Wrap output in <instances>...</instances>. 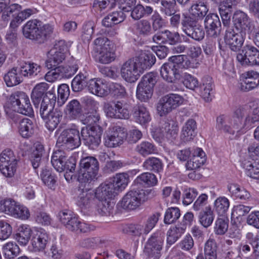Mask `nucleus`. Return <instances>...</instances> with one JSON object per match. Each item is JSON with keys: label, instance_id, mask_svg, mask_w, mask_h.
Wrapping results in <instances>:
<instances>
[{"label": "nucleus", "instance_id": "1", "mask_svg": "<svg viewBox=\"0 0 259 259\" xmlns=\"http://www.w3.org/2000/svg\"><path fill=\"white\" fill-rule=\"evenodd\" d=\"M54 27L49 24L42 25V22L36 19L28 21L23 27L24 36L38 44L44 43L51 35Z\"/></svg>", "mask_w": 259, "mask_h": 259}, {"label": "nucleus", "instance_id": "2", "mask_svg": "<svg viewBox=\"0 0 259 259\" xmlns=\"http://www.w3.org/2000/svg\"><path fill=\"white\" fill-rule=\"evenodd\" d=\"M94 50L97 53L96 60L104 64H109L116 58L115 47L107 37L100 36L94 41Z\"/></svg>", "mask_w": 259, "mask_h": 259}, {"label": "nucleus", "instance_id": "3", "mask_svg": "<svg viewBox=\"0 0 259 259\" xmlns=\"http://www.w3.org/2000/svg\"><path fill=\"white\" fill-rule=\"evenodd\" d=\"M241 111L237 107L231 117L222 115L217 118V128L221 131L231 135H234L244 128L243 121L240 117Z\"/></svg>", "mask_w": 259, "mask_h": 259}, {"label": "nucleus", "instance_id": "4", "mask_svg": "<svg viewBox=\"0 0 259 259\" xmlns=\"http://www.w3.org/2000/svg\"><path fill=\"white\" fill-rule=\"evenodd\" d=\"M3 12L2 18L4 21H8L11 19L10 27L16 28L25 19L35 13L34 9H27L22 10V7L19 4H13L7 7Z\"/></svg>", "mask_w": 259, "mask_h": 259}, {"label": "nucleus", "instance_id": "5", "mask_svg": "<svg viewBox=\"0 0 259 259\" xmlns=\"http://www.w3.org/2000/svg\"><path fill=\"white\" fill-rule=\"evenodd\" d=\"M99 169V162L95 157L87 156L81 158L79 162L78 180L85 183L97 179Z\"/></svg>", "mask_w": 259, "mask_h": 259}, {"label": "nucleus", "instance_id": "6", "mask_svg": "<svg viewBox=\"0 0 259 259\" xmlns=\"http://www.w3.org/2000/svg\"><path fill=\"white\" fill-rule=\"evenodd\" d=\"M10 108L15 112L27 116L33 114V110L28 96L23 92H16L9 97Z\"/></svg>", "mask_w": 259, "mask_h": 259}, {"label": "nucleus", "instance_id": "7", "mask_svg": "<svg viewBox=\"0 0 259 259\" xmlns=\"http://www.w3.org/2000/svg\"><path fill=\"white\" fill-rule=\"evenodd\" d=\"M81 144L79 131L75 128L64 130L58 136L57 145L59 147L68 150H73Z\"/></svg>", "mask_w": 259, "mask_h": 259}, {"label": "nucleus", "instance_id": "8", "mask_svg": "<svg viewBox=\"0 0 259 259\" xmlns=\"http://www.w3.org/2000/svg\"><path fill=\"white\" fill-rule=\"evenodd\" d=\"M149 192L143 189L132 190L124 196L121 206L124 209L134 210L148 199Z\"/></svg>", "mask_w": 259, "mask_h": 259}, {"label": "nucleus", "instance_id": "9", "mask_svg": "<svg viewBox=\"0 0 259 259\" xmlns=\"http://www.w3.org/2000/svg\"><path fill=\"white\" fill-rule=\"evenodd\" d=\"M102 132L99 126H86L81 130L83 142L89 149L95 150L101 143Z\"/></svg>", "mask_w": 259, "mask_h": 259}, {"label": "nucleus", "instance_id": "10", "mask_svg": "<svg viewBox=\"0 0 259 259\" xmlns=\"http://www.w3.org/2000/svg\"><path fill=\"white\" fill-rule=\"evenodd\" d=\"M127 138L125 128L119 125H114L106 132L105 137V145L107 147L113 148L122 145Z\"/></svg>", "mask_w": 259, "mask_h": 259}, {"label": "nucleus", "instance_id": "11", "mask_svg": "<svg viewBox=\"0 0 259 259\" xmlns=\"http://www.w3.org/2000/svg\"><path fill=\"white\" fill-rule=\"evenodd\" d=\"M17 161L13 152L5 150L0 155V171L6 177H12L16 169Z\"/></svg>", "mask_w": 259, "mask_h": 259}, {"label": "nucleus", "instance_id": "12", "mask_svg": "<svg viewBox=\"0 0 259 259\" xmlns=\"http://www.w3.org/2000/svg\"><path fill=\"white\" fill-rule=\"evenodd\" d=\"M236 58L242 65H259V50L251 45L244 46Z\"/></svg>", "mask_w": 259, "mask_h": 259}, {"label": "nucleus", "instance_id": "13", "mask_svg": "<svg viewBox=\"0 0 259 259\" xmlns=\"http://www.w3.org/2000/svg\"><path fill=\"white\" fill-rule=\"evenodd\" d=\"M78 69V66L77 64L57 66L46 74L45 79L49 82H53L57 79L69 78L76 72Z\"/></svg>", "mask_w": 259, "mask_h": 259}, {"label": "nucleus", "instance_id": "14", "mask_svg": "<svg viewBox=\"0 0 259 259\" xmlns=\"http://www.w3.org/2000/svg\"><path fill=\"white\" fill-rule=\"evenodd\" d=\"M216 4H219V11L223 25L228 26L233 11L238 4L237 0H211Z\"/></svg>", "mask_w": 259, "mask_h": 259}, {"label": "nucleus", "instance_id": "15", "mask_svg": "<svg viewBox=\"0 0 259 259\" xmlns=\"http://www.w3.org/2000/svg\"><path fill=\"white\" fill-rule=\"evenodd\" d=\"M142 73L135 58L128 59L122 65L121 74L122 78L127 82H135Z\"/></svg>", "mask_w": 259, "mask_h": 259}, {"label": "nucleus", "instance_id": "16", "mask_svg": "<svg viewBox=\"0 0 259 259\" xmlns=\"http://www.w3.org/2000/svg\"><path fill=\"white\" fill-rule=\"evenodd\" d=\"M104 110L107 116L118 118L128 119L130 113L126 106L120 101L114 102L111 103H105Z\"/></svg>", "mask_w": 259, "mask_h": 259}, {"label": "nucleus", "instance_id": "17", "mask_svg": "<svg viewBox=\"0 0 259 259\" xmlns=\"http://www.w3.org/2000/svg\"><path fill=\"white\" fill-rule=\"evenodd\" d=\"M204 25L207 36L216 38L220 35L222 25L220 18L216 14L209 13L207 15L204 19Z\"/></svg>", "mask_w": 259, "mask_h": 259}, {"label": "nucleus", "instance_id": "18", "mask_svg": "<svg viewBox=\"0 0 259 259\" xmlns=\"http://www.w3.org/2000/svg\"><path fill=\"white\" fill-rule=\"evenodd\" d=\"M49 240V235L45 230L42 229H34L32 230L30 239L32 250L36 252L44 250Z\"/></svg>", "mask_w": 259, "mask_h": 259}, {"label": "nucleus", "instance_id": "19", "mask_svg": "<svg viewBox=\"0 0 259 259\" xmlns=\"http://www.w3.org/2000/svg\"><path fill=\"white\" fill-rule=\"evenodd\" d=\"M163 239L159 232L154 233L148 239L145 247V252L148 256L157 257L162 248Z\"/></svg>", "mask_w": 259, "mask_h": 259}, {"label": "nucleus", "instance_id": "20", "mask_svg": "<svg viewBox=\"0 0 259 259\" xmlns=\"http://www.w3.org/2000/svg\"><path fill=\"white\" fill-rule=\"evenodd\" d=\"M224 39L226 44L232 51L234 52H237L240 50L244 41L241 34L236 33L232 29H229L226 31Z\"/></svg>", "mask_w": 259, "mask_h": 259}, {"label": "nucleus", "instance_id": "21", "mask_svg": "<svg viewBox=\"0 0 259 259\" xmlns=\"http://www.w3.org/2000/svg\"><path fill=\"white\" fill-rule=\"evenodd\" d=\"M238 108L241 113L240 117L244 128H249L254 123L259 121V107L254 109L252 112L246 106H240Z\"/></svg>", "mask_w": 259, "mask_h": 259}, {"label": "nucleus", "instance_id": "22", "mask_svg": "<svg viewBox=\"0 0 259 259\" xmlns=\"http://www.w3.org/2000/svg\"><path fill=\"white\" fill-rule=\"evenodd\" d=\"M118 193L114 185L108 181L100 185L96 190L95 195L100 201L109 200L114 198Z\"/></svg>", "mask_w": 259, "mask_h": 259}, {"label": "nucleus", "instance_id": "23", "mask_svg": "<svg viewBox=\"0 0 259 259\" xmlns=\"http://www.w3.org/2000/svg\"><path fill=\"white\" fill-rule=\"evenodd\" d=\"M56 101L55 90L52 89L47 92L42 98L40 105L39 113L42 118L51 113L53 110L56 109L54 108Z\"/></svg>", "mask_w": 259, "mask_h": 259}, {"label": "nucleus", "instance_id": "24", "mask_svg": "<svg viewBox=\"0 0 259 259\" xmlns=\"http://www.w3.org/2000/svg\"><path fill=\"white\" fill-rule=\"evenodd\" d=\"M205 153L201 148L197 147L194 148L192 155L186 163V168L189 170H193L199 168L205 162Z\"/></svg>", "mask_w": 259, "mask_h": 259}, {"label": "nucleus", "instance_id": "25", "mask_svg": "<svg viewBox=\"0 0 259 259\" xmlns=\"http://www.w3.org/2000/svg\"><path fill=\"white\" fill-rule=\"evenodd\" d=\"M78 191L80 193L78 196L77 205L82 211L91 207L96 197L94 191L89 189L79 190Z\"/></svg>", "mask_w": 259, "mask_h": 259}, {"label": "nucleus", "instance_id": "26", "mask_svg": "<svg viewBox=\"0 0 259 259\" xmlns=\"http://www.w3.org/2000/svg\"><path fill=\"white\" fill-rule=\"evenodd\" d=\"M162 77L168 82H174L180 77L179 69L174 63L167 62L161 67Z\"/></svg>", "mask_w": 259, "mask_h": 259}, {"label": "nucleus", "instance_id": "27", "mask_svg": "<svg viewBox=\"0 0 259 259\" xmlns=\"http://www.w3.org/2000/svg\"><path fill=\"white\" fill-rule=\"evenodd\" d=\"M69 230L76 233H88L95 230L94 226L81 222L79 219L73 216L68 224L65 226Z\"/></svg>", "mask_w": 259, "mask_h": 259}, {"label": "nucleus", "instance_id": "28", "mask_svg": "<svg viewBox=\"0 0 259 259\" xmlns=\"http://www.w3.org/2000/svg\"><path fill=\"white\" fill-rule=\"evenodd\" d=\"M69 230L76 233H88L95 230L94 226L81 222L79 219L73 216L68 224L65 226Z\"/></svg>", "mask_w": 259, "mask_h": 259}, {"label": "nucleus", "instance_id": "29", "mask_svg": "<svg viewBox=\"0 0 259 259\" xmlns=\"http://www.w3.org/2000/svg\"><path fill=\"white\" fill-rule=\"evenodd\" d=\"M90 78L89 73L85 70L80 72L73 79L71 88L74 92L82 91L86 87L88 88Z\"/></svg>", "mask_w": 259, "mask_h": 259}, {"label": "nucleus", "instance_id": "30", "mask_svg": "<svg viewBox=\"0 0 259 259\" xmlns=\"http://www.w3.org/2000/svg\"><path fill=\"white\" fill-rule=\"evenodd\" d=\"M88 90L99 97L106 96L108 94L107 85L100 79L92 78L88 85Z\"/></svg>", "mask_w": 259, "mask_h": 259}, {"label": "nucleus", "instance_id": "31", "mask_svg": "<svg viewBox=\"0 0 259 259\" xmlns=\"http://www.w3.org/2000/svg\"><path fill=\"white\" fill-rule=\"evenodd\" d=\"M196 135V122L193 119H189L183 125L181 138L184 142H188L193 140Z\"/></svg>", "mask_w": 259, "mask_h": 259}, {"label": "nucleus", "instance_id": "32", "mask_svg": "<svg viewBox=\"0 0 259 259\" xmlns=\"http://www.w3.org/2000/svg\"><path fill=\"white\" fill-rule=\"evenodd\" d=\"M259 85V73L254 71L246 72V76L241 83V89L244 92L251 90Z\"/></svg>", "mask_w": 259, "mask_h": 259}, {"label": "nucleus", "instance_id": "33", "mask_svg": "<svg viewBox=\"0 0 259 259\" xmlns=\"http://www.w3.org/2000/svg\"><path fill=\"white\" fill-rule=\"evenodd\" d=\"M134 58L142 73L145 70L150 68L156 61L155 55L151 53H143Z\"/></svg>", "mask_w": 259, "mask_h": 259}, {"label": "nucleus", "instance_id": "34", "mask_svg": "<svg viewBox=\"0 0 259 259\" xmlns=\"http://www.w3.org/2000/svg\"><path fill=\"white\" fill-rule=\"evenodd\" d=\"M132 113L136 121L141 124H145L151 120L147 109L142 105H136L133 108Z\"/></svg>", "mask_w": 259, "mask_h": 259}, {"label": "nucleus", "instance_id": "35", "mask_svg": "<svg viewBox=\"0 0 259 259\" xmlns=\"http://www.w3.org/2000/svg\"><path fill=\"white\" fill-rule=\"evenodd\" d=\"M62 118V112L57 108L53 110L51 113L45 116L42 119L46 126L50 131H54L58 126Z\"/></svg>", "mask_w": 259, "mask_h": 259}, {"label": "nucleus", "instance_id": "36", "mask_svg": "<svg viewBox=\"0 0 259 259\" xmlns=\"http://www.w3.org/2000/svg\"><path fill=\"white\" fill-rule=\"evenodd\" d=\"M134 183L135 186L139 187L146 188L156 185L157 179L153 174L146 172L138 176Z\"/></svg>", "mask_w": 259, "mask_h": 259}, {"label": "nucleus", "instance_id": "37", "mask_svg": "<svg viewBox=\"0 0 259 259\" xmlns=\"http://www.w3.org/2000/svg\"><path fill=\"white\" fill-rule=\"evenodd\" d=\"M35 124L33 120L28 118L22 119L19 124V133L24 138L31 137L34 134Z\"/></svg>", "mask_w": 259, "mask_h": 259}, {"label": "nucleus", "instance_id": "38", "mask_svg": "<svg viewBox=\"0 0 259 259\" xmlns=\"http://www.w3.org/2000/svg\"><path fill=\"white\" fill-rule=\"evenodd\" d=\"M125 15L122 11L113 12L109 14L102 20V25L106 27H111L115 24L123 22Z\"/></svg>", "mask_w": 259, "mask_h": 259}, {"label": "nucleus", "instance_id": "39", "mask_svg": "<svg viewBox=\"0 0 259 259\" xmlns=\"http://www.w3.org/2000/svg\"><path fill=\"white\" fill-rule=\"evenodd\" d=\"M66 57V55L64 53L58 52L55 51V50L51 49L48 52V59L46 62V66L48 69L52 70L62 63Z\"/></svg>", "mask_w": 259, "mask_h": 259}, {"label": "nucleus", "instance_id": "40", "mask_svg": "<svg viewBox=\"0 0 259 259\" xmlns=\"http://www.w3.org/2000/svg\"><path fill=\"white\" fill-rule=\"evenodd\" d=\"M213 87V84L210 78H203L202 83L198 86L201 96L206 102L212 100Z\"/></svg>", "mask_w": 259, "mask_h": 259}, {"label": "nucleus", "instance_id": "41", "mask_svg": "<svg viewBox=\"0 0 259 259\" xmlns=\"http://www.w3.org/2000/svg\"><path fill=\"white\" fill-rule=\"evenodd\" d=\"M20 69L21 74L32 77L37 76L40 72L41 67L36 63L28 62L23 63Z\"/></svg>", "mask_w": 259, "mask_h": 259}, {"label": "nucleus", "instance_id": "42", "mask_svg": "<svg viewBox=\"0 0 259 259\" xmlns=\"http://www.w3.org/2000/svg\"><path fill=\"white\" fill-rule=\"evenodd\" d=\"M234 25L238 29L246 30L250 24V19L247 14L241 11H237L233 15Z\"/></svg>", "mask_w": 259, "mask_h": 259}, {"label": "nucleus", "instance_id": "43", "mask_svg": "<svg viewBox=\"0 0 259 259\" xmlns=\"http://www.w3.org/2000/svg\"><path fill=\"white\" fill-rule=\"evenodd\" d=\"M32 230L28 225H22L18 228V232L15 235V238L20 245H26L31 236Z\"/></svg>", "mask_w": 259, "mask_h": 259}, {"label": "nucleus", "instance_id": "44", "mask_svg": "<svg viewBox=\"0 0 259 259\" xmlns=\"http://www.w3.org/2000/svg\"><path fill=\"white\" fill-rule=\"evenodd\" d=\"M199 222L204 228H207L212 223L214 219V214L210 206L205 207L198 215Z\"/></svg>", "mask_w": 259, "mask_h": 259}, {"label": "nucleus", "instance_id": "45", "mask_svg": "<svg viewBox=\"0 0 259 259\" xmlns=\"http://www.w3.org/2000/svg\"><path fill=\"white\" fill-rule=\"evenodd\" d=\"M186 227L184 225H181V226L178 225L175 227L170 228L166 234L167 244L171 245L174 244L184 233Z\"/></svg>", "mask_w": 259, "mask_h": 259}, {"label": "nucleus", "instance_id": "46", "mask_svg": "<svg viewBox=\"0 0 259 259\" xmlns=\"http://www.w3.org/2000/svg\"><path fill=\"white\" fill-rule=\"evenodd\" d=\"M20 69L14 67L9 70L4 76V80L8 87H13L19 84L22 81Z\"/></svg>", "mask_w": 259, "mask_h": 259}, {"label": "nucleus", "instance_id": "47", "mask_svg": "<svg viewBox=\"0 0 259 259\" xmlns=\"http://www.w3.org/2000/svg\"><path fill=\"white\" fill-rule=\"evenodd\" d=\"M44 152V147L43 145L39 142L35 143L34 150L29 157L30 160L34 169H36L40 165Z\"/></svg>", "mask_w": 259, "mask_h": 259}, {"label": "nucleus", "instance_id": "48", "mask_svg": "<svg viewBox=\"0 0 259 259\" xmlns=\"http://www.w3.org/2000/svg\"><path fill=\"white\" fill-rule=\"evenodd\" d=\"M135 151L142 156L147 157L149 155L156 153L157 149L152 143L143 141L136 146Z\"/></svg>", "mask_w": 259, "mask_h": 259}, {"label": "nucleus", "instance_id": "49", "mask_svg": "<svg viewBox=\"0 0 259 259\" xmlns=\"http://www.w3.org/2000/svg\"><path fill=\"white\" fill-rule=\"evenodd\" d=\"M131 11L132 18L135 20H139L144 17L151 15L153 12V8L150 6L144 7L142 5L138 4Z\"/></svg>", "mask_w": 259, "mask_h": 259}, {"label": "nucleus", "instance_id": "50", "mask_svg": "<svg viewBox=\"0 0 259 259\" xmlns=\"http://www.w3.org/2000/svg\"><path fill=\"white\" fill-rule=\"evenodd\" d=\"M81 112V106L77 100H72L69 102L65 109L66 115L72 119H75L79 117Z\"/></svg>", "mask_w": 259, "mask_h": 259}, {"label": "nucleus", "instance_id": "51", "mask_svg": "<svg viewBox=\"0 0 259 259\" xmlns=\"http://www.w3.org/2000/svg\"><path fill=\"white\" fill-rule=\"evenodd\" d=\"M242 166L245 169L246 175L253 179H259V163L244 159L242 161Z\"/></svg>", "mask_w": 259, "mask_h": 259}, {"label": "nucleus", "instance_id": "52", "mask_svg": "<svg viewBox=\"0 0 259 259\" xmlns=\"http://www.w3.org/2000/svg\"><path fill=\"white\" fill-rule=\"evenodd\" d=\"M129 181V177L126 173H118L111 180L110 182L114 185L118 192L123 190L127 186Z\"/></svg>", "mask_w": 259, "mask_h": 259}, {"label": "nucleus", "instance_id": "53", "mask_svg": "<svg viewBox=\"0 0 259 259\" xmlns=\"http://www.w3.org/2000/svg\"><path fill=\"white\" fill-rule=\"evenodd\" d=\"M66 155L65 152L62 150H57L55 151L51 158V163L54 168L58 172L63 171V166L62 163L65 162Z\"/></svg>", "mask_w": 259, "mask_h": 259}, {"label": "nucleus", "instance_id": "54", "mask_svg": "<svg viewBox=\"0 0 259 259\" xmlns=\"http://www.w3.org/2000/svg\"><path fill=\"white\" fill-rule=\"evenodd\" d=\"M228 189L232 196L241 200H247L250 197L248 191L236 184H230L228 186Z\"/></svg>", "mask_w": 259, "mask_h": 259}, {"label": "nucleus", "instance_id": "55", "mask_svg": "<svg viewBox=\"0 0 259 259\" xmlns=\"http://www.w3.org/2000/svg\"><path fill=\"white\" fill-rule=\"evenodd\" d=\"M207 6L202 2H197L191 7V14L197 18V20L202 19L208 12Z\"/></svg>", "mask_w": 259, "mask_h": 259}, {"label": "nucleus", "instance_id": "56", "mask_svg": "<svg viewBox=\"0 0 259 259\" xmlns=\"http://www.w3.org/2000/svg\"><path fill=\"white\" fill-rule=\"evenodd\" d=\"M143 167L147 170L159 172L162 170L163 164L161 161L156 157H149L143 163Z\"/></svg>", "mask_w": 259, "mask_h": 259}, {"label": "nucleus", "instance_id": "57", "mask_svg": "<svg viewBox=\"0 0 259 259\" xmlns=\"http://www.w3.org/2000/svg\"><path fill=\"white\" fill-rule=\"evenodd\" d=\"M160 11L164 15L170 16L176 13V0H161Z\"/></svg>", "mask_w": 259, "mask_h": 259}, {"label": "nucleus", "instance_id": "58", "mask_svg": "<svg viewBox=\"0 0 259 259\" xmlns=\"http://www.w3.org/2000/svg\"><path fill=\"white\" fill-rule=\"evenodd\" d=\"M163 132L166 134V138L170 140L175 139L178 136L179 128L178 124L173 120L165 121L162 127Z\"/></svg>", "mask_w": 259, "mask_h": 259}, {"label": "nucleus", "instance_id": "59", "mask_svg": "<svg viewBox=\"0 0 259 259\" xmlns=\"http://www.w3.org/2000/svg\"><path fill=\"white\" fill-rule=\"evenodd\" d=\"M2 250L6 258L13 259L19 254L20 248L15 243L9 242L3 245Z\"/></svg>", "mask_w": 259, "mask_h": 259}, {"label": "nucleus", "instance_id": "60", "mask_svg": "<svg viewBox=\"0 0 259 259\" xmlns=\"http://www.w3.org/2000/svg\"><path fill=\"white\" fill-rule=\"evenodd\" d=\"M205 259H217V245L213 239H208L204 245Z\"/></svg>", "mask_w": 259, "mask_h": 259}, {"label": "nucleus", "instance_id": "61", "mask_svg": "<svg viewBox=\"0 0 259 259\" xmlns=\"http://www.w3.org/2000/svg\"><path fill=\"white\" fill-rule=\"evenodd\" d=\"M230 203L229 200L225 197H220L214 201V209L220 215L224 216L227 211Z\"/></svg>", "mask_w": 259, "mask_h": 259}, {"label": "nucleus", "instance_id": "62", "mask_svg": "<svg viewBox=\"0 0 259 259\" xmlns=\"http://www.w3.org/2000/svg\"><path fill=\"white\" fill-rule=\"evenodd\" d=\"M175 109L166 98L164 96L159 101L157 105V110L160 116H163Z\"/></svg>", "mask_w": 259, "mask_h": 259}, {"label": "nucleus", "instance_id": "63", "mask_svg": "<svg viewBox=\"0 0 259 259\" xmlns=\"http://www.w3.org/2000/svg\"><path fill=\"white\" fill-rule=\"evenodd\" d=\"M229 220L224 216L217 219L214 228V232L217 235H222L225 234L228 229Z\"/></svg>", "mask_w": 259, "mask_h": 259}, {"label": "nucleus", "instance_id": "64", "mask_svg": "<svg viewBox=\"0 0 259 259\" xmlns=\"http://www.w3.org/2000/svg\"><path fill=\"white\" fill-rule=\"evenodd\" d=\"M180 210L178 207H170L166 209L164 218L165 224L175 223L180 217Z\"/></svg>", "mask_w": 259, "mask_h": 259}]
</instances>
